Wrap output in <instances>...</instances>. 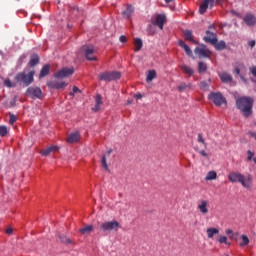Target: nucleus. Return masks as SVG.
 <instances>
[{"mask_svg":"<svg viewBox=\"0 0 256 256\" xmlns=\"http://www.w3.org/2000/svg\"><path fill=\"white\" fill-rule=\"evenodd\" d=\"M228 181L230 183H240L245 189L253 187V176L251 174L245 176L240 172L232 171L228 174Z\"/></svg>","mask_w":256,"mask_h":256,"instance_id":"obj_1","label":"nucleus"},{"mask_svg":"<svg viewBox=\"0 0 256 256\" xmlns=\"http://www.w3.org/2000/svg\"><path fill=\"white\" fill-rule=\"evenodd\" d=\"M236 107L241 111L244 117H250L253 113V98L240 97L236 100Z\"/></svg>","mask_w":256,"mask_h":256,"instance_id":"obj_2","label":"nucleus"},{"mask_svg":"<svg viewBox=\"0 0 256 256\" xmlns=\"http://www.w3.org/2000/svg\"><path fill=\"white\" fill-rule=\"evenodd\" d=\"M35 77V71H30L29 74L20 72L15 76L17 83H23L26 87H29L33 83Z\"/></svg>","mask_w":256,"mask_h":256,"instance_id":"obj_3","label":"nucleus"},{"mask_svg":"<svg viewBox=\"0 0 256 256\" xmlns=\"http://www.w3.org/2000/svg\"><path fill=\"white\" fill-rule=\"evenodd\" d=\"M100 229L104 233H111V231H119L121 224L117 220L106 221L101 224Z\"/></svg>","mask_w":256,"mask_h":256,"instance_id":"obj_4","label":"nucleus"},{"mask_svg":"<svg viewBox=\"0 0 256 256\" xmlns=\"http://www.w3.org/2000/svg\"><path fill=\"white\" fill-rule=\"evenodd\" d=\"M208 99L210 101H213L214 105H216L217 107L221 105H227V99L223 97V94H221V92L210 93Z\"/></svg>","mask_w":256,"mask_h":256,"instance_id":"obj_5","label":"nucleus"},{"mask_svg":"<svg viewBox=\"0 0 256 256\" xmlns=\"http://www.w3.org/2000/svg\"><path fill=\"white\" fill-rule=\"evenodd\" d=\"M99 79L100 81H117V79H121V72H104L99 75Z\"/></svg>","mask_w":256,"mask_h":256,"instance_id":"obj_6","label":"nucleus"},{"mask_svg":"<svg viewBox=\"0 0 256 256\" xmlns=\"http://www.w3.org/2000/svg\"><path fill=\"white\" fill-rule=\"evenodd\" d=\"M195 55L201 58L209 59L211 57V50L205 46V45H200L195 48L194 50Z\"/></svg>","mask_w":256,"mask_h":256,"instance_id":"obj_7","label":"nucleus"},{"mask_svg":"<svg viewBox=\"0 0 256 256\" xmlns=\"http://www.w3.org/2000/svg\"><path fill=\"white\" fill-rule=\"evenodd\" d=\"M82 49L87 61H97V56L95 55L97 49L94 46H83Z\"/></svg>","mask_w":256,"mask_h":256,"instance_id":"obj_8","label":"nucleus"},{"mask_svg":"<svg viewBox=\"0 0 256 256\" xmlns=\"http://www.w3.org/2000/svg\"><path fill=\"white\" fill-rule=\"evenodd\" d=\"M26 95L31 99H41L43 91L39 87L31 86L26 90Z\"/></svg>","mask_w":256,"mask_h":256,"instance_id":"obj_9","label":"nucleus"},{"mask_svg":"<svg viewBox=\"0 0 256 256\" xmlns=\"http://www.w3.org/2000/svg\"><path fill=\"white\" fill-rule=\"evenodd\" d=\"M166 21L167 17L164 14H156L151 19L152 25H156V27H159L161 30H163V25H165Z\"/></svg>","mask_w":256,"mask_h":256,"instance_id":"obj_10","label":"nucleus"},{"mask_svg":"<svg viewBox=\"0 0 256 256\" xmlns=\"http://www.w3.org/2000/svg\"><path fill=\"white\" fill-rule=\"evenodd\" d=\"M73 73H75L73 68H62L60 71L54 74V77L56 79H63L65 77H70V75H73Z\"/></svg>","mask_w":256,"mask_h":256,"instance_id":"obj_11","label":"nucleus"},{"mask_svg":"<svg viewBox=\"0 0 256 256\" xmlns=\"http://www.w3.org/2000/svg\"><path fill=\"white\" fill-rule=\"evenodd\" d=\"M197 210L201 215H207L209 213V201L208 200H199L197 203Z\"/></svg>","mask_w":256,"mask_h":256,"instance_id":"obj_12","label":"nucleus"},{"mask_svg":"<svg viewBox=\"0 0 256 256\" xmlns=\"http://www.w3.org/2000/svg\"><path fill=\"white\" fill-rule=\"evenodd\" d=\"M214 3H215V0H203L199 8L200 15H203L204 13H206L208 7H210V9L213 8Z\"/></svg>","mask_w":256,"mask_h":256,"instance_id":"obj_13","label":"nucleus"},{"mask_svg":"<svg viewBox=\"0 0 256 256\" xmlns=\"http://www.w3.org/2000/svg\"><path fill=\"white\" fill-rule=\"evenodd\" d=\"M47 87H49L50 89H65V87H67V83L63 81H48Z\"/></svg>","mask_w":256,"mask_h":256,"instance_id":"obj_14","label":"nucleus"},{"mask_svg":"<svg viewBox=\"0 0 256 256\" xmlns=\"http://www.w3.org/2000/svg\"><path fill=\"white\" fill-rule=\"evenodd\" d=\"M204 41L206 43H210L211 45H215L217 43V34L206 31V36L204 37Z\"/></svg>","mask_w":256,"mask_h":256,"instance_id":"obj_15","label":"nucleus"},{"mask_svg":"<svg viewBox=\"0 0 256 256\" xmlns=\"http://www.w3.org/2000/svg\"><path fill=\"white\" fill-rule=\"evenodd\" d=\"M192 89V83L180 82L179 85L177 86V91H179L180 93H183L185 91H191Z\"/></svg>","mask_w":256,"mask_h":256,"instance_id":"obj_16","label":"nucleus"},{"mask_svg":"<svg viewBox=\"0 0 256 256\" xmlns=\"http://www.w3.org/2000/svg\"><path fill=\"white\" fill-rule=\"evenodd\" d=\"M243 21L248 25V27H253V25L256 24V17L253 14H246L243 18Z\"/></svg>","mask_w":256,"mask_h":256,"instance_id":"obj_17","label":"nucleus"},{"mask_svg":"<svg viewBox=\"0 0 256 256\" xmlns=\"http://www.w3.org/2000/svg\"><path fill=\"white\" fill-rule=\"evenodd\" d=\"M218 77H220L222 83H231V81H233V76L228 72H219Z\"/></svg>","mask_w":256,"mask_h":256,"instance_id":"obj_18","label":"nucleus"},{"mask_svg":"<svg viewBox=\"0 0 256 256\" xmlns=\"http://www.w3.org/2000/svg\"><path fill=\"white\" fill-rule=\"evenodd\" d=\"M133 13H135V8L131 5H127L126 9L122 12V15L124 19H131V17H133Z\"/></svg>","mask_w":256,"mask_h":256,"instance_id":"obj_19","label":"nucleus"},{"mask_svg":"<svg viewBox=\"0 0 256 256\" xmlns=\"http://www.w3.org/2000/svg\"><path fill=\"white\" fill-rule=\"evenodd\" d=\"M178 44L182 49H184L188 57H193V51H191V48L183 40H180Z\"/></svg>","mask_w":256,"mask_h":256,"instance_id":"obj_20","label":"nucleus"},{"mask_svg":"<svg viewBox=\"0 0 256 256\" xmlns=\"http://www.w3.org/2000/svg\"><path fill=\"white\" fill-rule=\"evenodd\" d=\"M79 139H81V134H79V132H74L68 136L67 142L68 143H77V142H79Z\"/></svg>","mask_w":256,"mask_h":256,"instance_id":"obj_21","label":"nucleus"},{"mask_svg":"<svg viewBox=\"0 0 256 256\" xmlns=\"http://www.w3.org/2000/svg\"><path fill=\"white\" fill-rule=\"evenodd\" d=\"M103 105V99L101 95H96L95 97V107L92 108V111H99Z\"/></svg>","mask_w":256,"mask_h":256,"instance_id":"obj_22","label":"nucleus"},{"mask_svg":"<svg viewBox=\"0 0 256 256\" xmlns=\"http://www.w3.org/2000/svg\"><path fill=\"white\" fill-rule=\"evenodd\" d=\"M53 151H59V147L49 146L48 148L41 151V155H43V157H47L49 154L53 153Z\"/></svg>","mask_w":256,"mask_h":256,"instance_id":"obj_23","label":"nucleus"},{"mask_svg":"<svg viewBox=\"0 0 256 256\" xmlns=\"http://www.w3.org/2000/svg\"><path fill=\"white\" fill-rule=\"evenodd\" d=\"M180 69L182 70V72L185 75H188L189 77H193V74L195 73V71L193 70V68L187 66V65H182L180 66Z\"/></svg>","mask_w":256,"mask_h":256,"instance_id":"obj_24","label":"nucleus"},{"mask_svg":"<svg viewBox=\"0 0 256 256\" xmlns=\"http://www.w3.org/2000/svg\"><path fill=\"white\" fill-rule=\"evenodd\" d=\"M225 233L229 235V239H231V241H237L239 239V232H233L231 229H226Z\"/></svg>","mask_w":256,"mask_h":256,"instance_id":"obj_25","label":"nucleus"},{"mask_svg":"<svg viewBox=\"0 0 256 256\" xmlns=\"http://www.w3.org/2000/svg\"><path fill=\"white\" fill-rule=\"evenodd\" d=\"M134 44V51L138 52L141 51V49L143 48V40L139 39V38H135L133 41Z\"/></svg>","mask_w":256,"mask_h":256,"instance_id":"obj_26","label":"nucleus"},{"mask_svg":"<svg viewBox=\"0 0 256 256\" xmlns=\"http://www.w3.org/2000/svg\"><path fill=\"white\" fill-rule=\"evenodd\" d=\"M206 233H207L208 239H213V237H215V235H218L219 229H217V228H207Z\"/></svg>","mask_w":256,"mask_h":256,"instance_id":"obj_27","label":"nucleus"},{"mask_svg":"<svg viewBox=\"0 0 256 256\" xmlns=\"http://www.w3.org/2000/svg\"><path fill=\"white\" fill-rule=\"evenodd\" d=\"M184 38L186 39V41H191V43H195L197 44V41H195V39H193V33L190 30H185L183 32Z\"/></svg>","mask_w":256,"mask_h":256,"instance_id":"obj_28","label":"nucleus"},{"mask_svg":"<svg viewBox=\"0 0 256 256\" xmlns=\"http://www.w3.org/2000/svg\"><path fill=\"white\" fill-rule=\"evenodd\" d=\"M156 77H157V72H155V70H149L146 74L147 83H151V81H153V79H155Z\"/></svg>","mask_w":256,"mask_h":256,"instance_id":"obj_29","label":"nucleus"},{"mask_svg":"<svg viewBox=\"0 0 256 256\" xmlns=\"http://www.w3.org/2000/svg\"><path fill=\"white\" fill-rule=\"evenodd\" d=\"M111 153H113L112 149H109L106 153V155H104L102 157V167L105 169V171H109V166H107V155H111Z\"/></svg>","mask_w":256,"mask_h":256,"instance_id":"obj_30","label":"nucleus"},{"mask_svg":"<svg viewBox=\"0 0 256 256\" xmlns=\"http://www.w3.org/2000/svg\"><path fill=\"white\" fill-rule=\"evenodd\" d=\"M91 231H93V225H87V226L81 228L79 230V233H81V235H89V233H91Z\"/></svg>","mask_w":256,"mask_h":256,"instance_id":"obj_31","label":"nucleus"},{"mask_svg":"<svg viewBox=\"0 0 256 256\" xmlns=\"http://www.w3.org/2000/svg\"><path fill=\"white\" fill-rule=\"evenodd\" d=\"M49 71H50L49 65L43 66V68L40 71L39 78L43 79V77H47V74L49 73Z\"/></svg>","mask_w":256,"mask_h":256,"instance_id":"obj_32","label":"nucleus"},{"mask_svg":"<svg viewBox=\"0 0 256 256\" xmlns=\"http://www.w3.org/2000/svg\"><path fill=\"white\" fill-rule=\"evenodd\" d=\"M217 179V172L209 171L205 177V181H215Z\"/></svg>","mask_w":256,"mask_h":256,"instance_id":"obj_33","label":"nucleus"},{"mask_svg":"<svg viewBox=\"0 0 256 256\" xmlns=\"http://www.w3.org/2000/svg\"><path fill=\"white\" fill-rule=\"evenodd\" d=\"M217 241H218V243H220V245L231 246V242H229V239L227 238V236H219Z\"/></svg>","mask_w":256,"mask_h":256,"instance_id":"obj_34","label":"nucleus"},{"mask_svg":"<svg viewBox=\"0 0 256 256\" xmlns=\"http://www.w3.org/2000/svg\"><path fill=\"white\" fill-rule=\"evenodd\" d=\"M37 63H39V56L38 55H33L29 61V65L31 67H35V65H37Z\"/></svg>","mask_w":256,"mask_h":256,"instance_id":"obj_35","label":"nucleus"},{"mask_svg":"<svg viewBox=\"0 0 256 256\" xmlns=\"http://www.w3.org/2000/svg\"><path fill=\"white\" fill-rule=\"evenodd\" d=\"M241 242L239 243L240 247H245V245H249V237L247 235H241Z\"/></svg>","mask_w":256,"mask_h":256,"instance_id":"obj_36","label":"nucleus"},{"mask_svg":"<svg viewBox=\"0 0 256 256\" xmlns=\"http://www.w3.org/2000/svg\"><path fill=\"white\" fill-rule=\"evenodd\" d=\"M215 46V48L218 51H223V49H225V41H220V42H216L215 44H213Z\"/></svg>","mask_w":256,"mask_h":256,"instance_id":"obj_37","label":"nucleus"},{"mask_svg":"<svg viewBox=\"0 0 256 256\" xmlns=\"http://www.w3.org/2000/svg\"><path fill=\"white\" fill-rule=\"evenodd\" d=\"M205 71H207V64H205L204 62H199L198 63V72L205 73Z\"/></svg>","mask_w":256,"mask_h":256,"instance_id":"obj_38","label":"nucleus"},{"mask_svg":"<svg viewBox=\"0 0 256 256\" xmlns=\"http://www.w3.org/2000/svg\"><path fill=\"white\" fill-rule=\"evenodd\" d=\"M242 69H245V65H243V63H240L235 67L234 73H236V75H241Z\"/></svg>","mask_w":256,"mask_h":256,"instance_id":"obj_39","label":"nucleus"},{"mask_svg":"<svg viewBox=\"0 0 256 256\" xmlns=\"http://www.w3.org/2000/svg\"><path fill=\"white\" fill-rule=\"evenodd\" d=\"M200 89H202V91H209V84L205 81L201 82Z\"/></svg>","mask_w":256,"mask_h":256,"instance_id":"obj_40","label":"nucleus"},{"mask_svg":"<svg viewBox=\"0 0 256 256\" xmlns=\"http://www.w3.org/2000/svg\"><path fill=\"white\" fill-rule=\"evenodd\" d=\"M198 143H201L204 145V147H207V143L205 142V138H203V134H198Z\"/></svg>","mask_w":256,"mask_h":256,"instance_id":"obj_41","label":"nucleus"},{"mask_svg":"<svg viewBox=\"0 0 256 256\" xmlns=\"http://www.w3.org/2000/svg\"><path fill=\"white\" fill-rule=\"evenodd\" d=\"M247 161H253V159H255L254 157H255V153L253 152V151H251V150H248L247 151Z\"/></svg>","mask_w":256,"mask_h":256,"instance_id":"obj_42","label":"nucleus"},{"mask_svg":"<svg viewBox=\"0 0 256 256\" xmlns=\"http://www.w3.org/2000/svg\"><path fill=\"white\" fill-rule=\"evenodd\" d=\"M5 135H7V127L0 126V137H5Z\"/></svg>","mask_w":256,"mask_h":256,"instance_id":"obj_43","label":"nucleus"},{"mask_svg":"<svg viewBox=\"0 0 256 256\" xmlns=\"http://www.w3.org/2000/svg\"><path fill=\"white\" fill-rule=\"evenodd\" d=\"M76 93H81V90L77 86H74L72 92H70V96L74 97Z\"/></svg>","mask_w":256,"mask_h":256,"instance_id":"obj_44","label":"nucleus"},{"mask_svg":"<svg viewBox=\"0 0 256 256\" xmlns=\"http://www.w3.org/2000/svg\"><path fill=\"white\" fill-rule=\"evenodd\" d=\"M4 85H5V87H9V88L15 87V83L11 82V80H9V79L4 81Z\"/></svg>","mask_w":256,"mask_h":256,"instance_id":"obj_45","label":"nucleus"},{"mask_svg":"<svg viewBox=\"0 0 256 256\" xmlns=\"http://www.w3.org/2000/svg\"><path fill=\"white\" fill-rule=\"evenodd\" d=\"M198 153L201 155V157H205L206 159L209 158V153H207L205 150H199Z\"/></svg>","mask_w":256,"mask_h":256,"instance_id":"obj_46","label":"nucleus"},{"mask_svg":"<svg viewBox=\"0 0 256 256\" xmlns=\"http://www.w3.org/2000/svg\"><path fill=\"white\" fill-rule=\"evenodd\" d=\"M15 121H17V116H15L14 114H10V120H9L10 125H13Z\"/></svg>","mask_w":256,"mask_h":256,"instance_id":"obj_47","label":"nucleus"},{"mask_svg":"<svg viewBox=\"0 0 256 256\" xmlns=\"http://www.w3.org/2000/svg\"><path fill=\"white\" fill-rule=\"evenodd\" d=\"M60 241L62 243H71V239L67 238V236H60Z\"/></svg>","mask_w":256,"mask_h":256,"instance_id":"obj_48","label":"nucleus"},{"mask_svg":"<svg viewBox=\"0 0 256 256\" xmlns=\"http://www.w3.org/2000/svg\"><path fill=\"white\" fill-rule=\"evenodd\" d=\"M250 73H251L254 77H256V66L250 67Z\"/></svg>","mask_w":256,"mask_h":256,"instance_id":"obj_49","label":"nucleus"},{"mask_svg":"<svg viewBox=\"0 0 256 256\" xmlns=\"http://www.w3.org/2000/svg\"><path fill=\"white\" fill-rule=\"evenodd\" d=\"M119 40H120L121 43H126L127 42V37L120 36Z\"/></svg>","mask_w":256,"mask_h":256,"instance_id":"obj_50","label":"nucleus"},{"mask_svg":"<svg viewBox=\"0 0 256 256\" xmlns=\"http://www.w3.org/2000/svg\"><path fill=\"white\" fill-rule=\"evenodd\" d=\"M248 45H249V47H255V40H250L249 42H248Z\"/></svg>","mask_w":256,"mask_h":256,"instance_id":"obj_51","label":"nucleus"},{"mask_svg":"<svg viewBox=\"0 0 256 256\" xmlns=\"http://www.w3.org/2000/svg\"><path fill=\"white\" fill-rule=\"evenodd\" d=\"M7 235H11L13 233V228H8L6 230Z\"/></svg>","mask_w":256,"mask_h":256,"instance_id":"obj_52","label":"nucleus"},{"mask_svg":"<svg viewBox=\"0 0 256 256\" xmlns=\"http://www.w3.org/2000/svg\"><path fill=\"white\" fill-rule=\"evenodd\" d=\"M165 1V3H173V1H175V0H164Z\"/></svg>","mask_w":256,"mask_h":256,"instance_id":"obj_53","label":"nucleus"},{"mask_svg":"<svg viewBox=\"0 0 256 256\" xmlns=\"http://www.w3.org/2000/svg\"><path fill=\"white\" fill-rule=\"evenodd\" d=\"M141 97H142L141 94L136 95V99H141Z\"/></svg>","mask_w":256,"mask_h":256,"instance_id":"obj_54","label":"nucleus"},{"mask_svg":"<svg viewBox=\"0 0 256 256\" xmlns=\"http://www.w3.org/2000/svg\"><path fill=\"white\" fill-rule=\"evenodd\" d=\"M255 164H256V158H253V160H252Z\"/></svg>","mask_w":256,"mask_h":256,"instance_id":"obj_55","label":"nucleus"},{"mask_svg":"<svg viewBox=\"0 0 256 256\" xmlns=\"http://www.w3.org/2000/svg\"><path fill=\"white\" fill-rule=\"evenodd\" d=\"M216 1H217V3H221L222 0H216Z\"/></svg>","mask_w":256,"mask_h":256,"instance_id":"obj_56","label":"nucleus"},{"mask_svg":"<svg viewBox=\"0 0 256 256\" xmlns=\"http://www.w3.org/2000/svg\"><path fill=\"white\" fill-rule=\"evenodd\" d=\"M210 29H213V26H210Z\"/></svg>","mask_w":256,"mask_h":256,"instance_id":"obj_57","label":"nucleus"}]
</instances>
